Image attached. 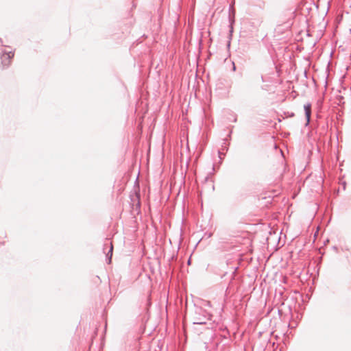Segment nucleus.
<instances>
[{
	"label": "nucleus",
	"mask_w": 351,
	"mask_h": 351,
	"mask_svg": "<svg viewBox=\"0 0 351 351\" xmlns=\"http://www.w3.org/2000/svg\"><path fill=\"white\" fill-rule=\"evenodd\" d=\"M14 53L12 51L3 53L1 56L2 62L6 65H8L10 62V60L14 57Z\"/></svg>",
	"instance_id": "nucleus-1"
},
{
	"label": "nucleus",
	"mask_w": 351,
	"mask_h": 351,
	"mask_svg": "<svg viewBox=\"0 0 351 351\" xmlns=\"http://www.w3.org/2000/svg\"><path fill=\"white\" fill-rule=\"evenodd\" d=\"M305 115L306 118V124H308L310 121L311 114V105L310 104H306L304 106Z\"/></svg>",
	"instance_id": "nucleus-2"
},
{
	"label": "nucleus",
	"mask_w": 351,
	"mask_h": 351,
	"mask_svg": "<svg viewBox=\"0 0 351 351\" xmlns=\"http://www.w3.org/2000/svg\"><path fill=\"white\" fill-rule=\"evenodd\" d=\"M112 250H113V245L112 243H110V257H109V262L110 263L111 261V258H112Z\"/></svg>",
	"instance_id": "nucleus-3"
}]
</instances>
